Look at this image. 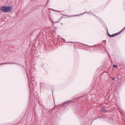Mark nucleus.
<instances>
[{"mask_svg": "<svg viewBox=\"0 0 125 125\" xmlns=\"http://www.w3.org/2000/svg\"><path fill=\"white\" fill-rule=\"evenodd\" d=\"M107 34L110 37L111 35L109 33H108Z\"/></svg>", "mask_w": 125, "mask_h": 125, "instance_id": "9", "label": "nucleus"}, {"mask_svg": "<svg viewBox=\"0 0 125 125\" xmlns=\"http://www.w3.org/2000/svg\"><path fill=\"white\" fill-rule=\"evenodd\" d=\"M51 22H53V23H54L58 22V21H55L54 20H51Z\"/></svg>", "mask_w": 125, "mask_h": 125, "instance_id": "5", "label": "nucleus"}, {"mask_svg": "<svg viewBox=\"0 0 125 125\" xmlns=\"http://www.w3.org/2000/svg\"><path fill=\"white\" fill-rule=\"evenodd\" d=\"M112 80H115V78H112Z\"/></svg>", "mask_w": 125, "mask_h": 125, "instance_id": "13", "label": "nucleus"}, {"mask_svg": "<svg viewBox=\"0 0 125 125\" xmlns=\"http://www.w3.org/2000/svg\"><path fill=\"white\" fill-rule=\"evenodd\" d=\"M17 64L20 65H21V66H22L23 67V66H22V65H21V64H19L18 63H16V62H12L11 63L10 62H8L6 63H0V65L3 64Z\"/></svg>", "mask_w": 125, "mask_h": 125, "instance_id": "2", "label": "nucleus"}, {"mask_svg": "<svg viewBox=\"0 0 125 125\" xmlns=\"http://www.w3.org/2000/svg\"><path fill=\"white\" fill-rule=\"evenodd\" d=\"M70 42V43H73V42Z\"/></svg>", "mask_w": 125, "mask_h": 125, "instance_id": "16", "label": "nucleus"}, {"mask_svg": "<svg viewBox=\"0 0 125 125\" xmlns=\"http://www.w3.org/2000/svg\"><path fill=\"white\" fill-rule=\"evenodd\" d=\"M125 29V27L123 29H122V30H121L120 31H119L117 33H115V34H113L112 35H111L110 37H114V36H115L121 33Z\"/></svg>", "mask_w": 125, "mask_h": 125, "instance_id": "3", "label": "nucleus"}, {"mask_svg": "<svg viewBox=\"0 0 125 125\" xmlns=\"http://www.w3.org/2000/svg\"><path fill=\"white\" fill-rule=\"evenodd\" d=\"M66 103H64V104H66Z\"/></svg>", "mask_w": 125, "mask_h": 125, "instance_id": "17", "label": "nucleus"}, {"mask_svg": "<svg viewBox=\"0 0 125 125\" xmlns=\"http://www.w3.org/2000/svg\"><path fill=\"white\" fill-rule=\"evenodd\" d=\"M113 67H115L117 68H118V66L117 65L115 64H114L113 65Z\"/></svg>", "mask_w": 125, "mask_h": 125, "instance_id": "6", "label": "nucleus"}, {"mask_svg": "<svg viewBox=\"0 0 125 125\" xmlns=\"http://www.w3.org/2000/svg\"><path fill=\"white\" fill-rule=\"evenodd\" d=\"M49 0H48L47 1V4L48 3Z\"/></svg>", "mask_w": 125, "mask_h": 125, "instance_id": "14", "label": "nucleus"}, {"mask_svg": "<svg viewBox=\"0 0 125 125\" xmlns=\"http://www.w3.org/2000/svg\"><path fill=\"white\" fill-rule=\"evenodd\" d=\"M98 117H97L95 118L94 119V120H96V119Z\"/></svg>", "mask_w": 125, "mask_h": 125, "instance_id": "11", "label": "nucleus"}, {"mask_svg": "<svg viewBox=\"0 0 125 125\" xmlns=\"http://www.w3.org/2000/svg\"><path fill=\"white\" fill-rule=\"evenodd\" d=\"M6 6H2L0 8V10L3 12H5Z\"/></svg>", "mask_w": 125, "mask_h": 125, "instance_id": "4", "label": "nucleus"}, {"mask_svg": "<svg viewBox=\"0 0 125 125\" xmlns=\"http://www.w3.org/2000/svg\"><path fill=\"white\" fill-rule=\"evenodd\" d=\"M82 14V13L80 14L79 15H73L72 16H79V15H81Z\"/></svg>", "mask_w": 125, "mask_h": 125, "instance_id": "7", "label": "nucleus"}, {"mask_svg": "<svg viewBox=\"0 0 125 125\" xmlns=\"http://www.w3.org/2000/svg\"><path fill=\"white\" fill-rule=\"evenodd\" d=\"M39 36H37V37H36V38H38V37Z\"/></svg>", "mask_w": 125, "mask_h": 125, "instance_id": "15", "label": "nucleus"}, {"mask_svg": "<svg viewBox=\"0 0 125 125\" xmlns=\"http://www.w3.org/2000/svg\"><path fill=\"white\" fill-rule=\"evenodd\" d=\"M106 29H107V34L108 33H109V32H108V31L107 28Z\"/></svg>", "mask_w": 125, "mask_h": 125, "instance_id": "12", "label": "nucleus"}, {"mask_svg": "<svg viewBox=\"0 0 125 125\" xmlns=\"http://www.w3.org/2000/svg\"><path fill=\"white\" fill-rule=\"evenodd\" d=\"M85 13V12H84V13Z\"/></svg>", "mask_w": 125, "mask_h": 125, "instance_id": "19", "label": "nucleus"}, {"mask_svg": "<svg viewBox=\"0 0 125 125\" xmlns=\"http://www.w3.org/2000/svg\"><path fill=\"white\" fill-rule=\"evenodd\" d=\"M107 34L110 37L111 35L109 33H108Z\"/></svg>", "mask_w": 125, "mask_h": 125, "instance_id": "10", "label": "nucleus"}, {"mask_svg": "<svg viewBox=\"0 0 125 125\" xmlns=\"http://www.w3.org/2000/svg\"><path fill=\"white\" fill-rule=\"evenodd\" d=\"M12 7L11 6H6L5 12L9 13L11 11Z\"/></svg>", "mask_w": 125, "mask_h": 125, "instance_id": "1", "label": "nucleus"}, {"mask_svg": "<svg viewBox=\"0 0 125 125\" xmlns=\"http://www.w3.org/2000/svg\"><path fill=\"white\" fill-rule=\"evenodd\" d=\"M64 41H65V42H65V40H64Z\"/></svg>", "mask_w": 125, "mask_h": 125, "instance_id": "18", "label": "nucleus"}, {"mask_svg": "<svg viewBox=\"0 0 125 125\" xmlns=\"http://www.w3.org/2000/svg\"><path fill=\"white\" fill-rule=\"evenodd\" d=\"M102 110L103 111H105L106 110V109H105L104 108L102 109Z\"/></svg>", "mask_w": 125, "mask_h": 125, "instance_id": "8", "label": "nucleus"}]
</instances>
